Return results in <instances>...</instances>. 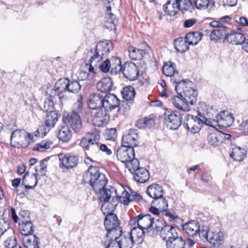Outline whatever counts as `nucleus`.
Listing matches in <instances>:
<instances>
[{"label": "nucleus", "instance_id": "41", "mask_svg": "<svg viewBox=\"0 0 248 248\" xmlns=\"http://www.w3.org/2000/svg\"><path fill=\"white\" fill-rule=\"evenodd\" d=\"M165 13L170 16L175 15L179 11L175 0L168 1L164 6Z\"/></svg>", "mask_w": 248, "mask_h": 248}, {"label": "nucleus", "instance_id": "36", "mask_svg": "<svg viewBox=\"0 0 248 248\" xmlns=\"http://www.w3.org/2000/svg\"><path fill=\"white\" fill-rule=\"evenodd\" d=\"M107 231V233L102 239H108L109 241H117L123 233L122 229L120 226Z\"/></svg>", "mask_w": 248, "mask_h": 248}, {"label": "nucleus", "instance_id": "62", "mask_svg": "<svg viewBox=\"0 0 248 248\" xmlns=\"http://www.w3.org/2000/svg\"><path fill=\"white\" fill-rule=\"evenodd\" d=\"M5 245L7 248H14L18 246L16 243V239L15 238L11 237L5 241Z\"/></svg>", "mask_w": 248, "mask_h": 248}, {"label": "nucleus", "instance_id": "37", "mask_svg": "<svg viewBox=\"0 0 248 248\" xmlns=\"http://www.w3.org/2000/svg\"><path fill=\"white\" fill-rule=\"evenodd\" d=\"M39 240L36 235H30L23 238V243L25 248H36L39 247Z\"/></svg>", "mask_w": 248, "mask_h": 248}, {"label": "nucleus", "instance_id": "25", "mask_svg": "<svg viewBox=\"0 0 248 248\" xmlns=\"http://www.w3.org/2000/svg\"><path fill=\"white\" fill-rule=\"evenodd\" d=\"M60 160L65 168L70 169L77 166L78 158L77 155L67 154L64 155Z\"/></svg>", "mask_w": 248, "mask_h": 248}, {"label": "nucleus", "instance_id": "42", "mask_svg": "<svg viewBox=\"0 0 248 248\" xmlns=\"http://www.w3.org/2000/svg\"><path fill=\"white\" fill-rule=\"evenodd\" d=\"M19 230L22 235L25 236L32 235L34 230L33 226L31 221L19 223Z\"/></svg>", "mask_w": 248, "mask_h": 248}, {"label": "nucleus", "instance_id": "18", "mask_svg": "<svg viewBox=\"0 0 248 248\" xmlns=\"http://www.w3.org/2000/svg\"><path fill=\"white\" fill-rule=\"evenodd\" d=\"M103 107L106 111H111L118 108L120 105V100L116 95L108 93L103 98Z\"/></svg>", "mask_w": 248, "mask_h": 248}, {"label": "nucleus", "instance_id": "10", "mask_svg": "<svg viewBox=\"0 0 248 248\" xmlns=\"http://www.w3.org/2000/svg\"><path fill=\"white\" fill-rule=\"evenodd\" d=\"M64 121L67 125H70L76 132H79L82 128V122L80 116L75 111L69 113L64 118Z\"/></svg>", "mask_w": 248, "mask_h": 248}, {"label": "nucleus", "instance_id": "6", "mask_svg": "<svg viewBox=\"0 0 248 248\" xmlns=\"http://www.w3.org/2000/svg\"><path fill=\"white\" fill-rule=\"evenodd\" d=\"M118 204V199H117V202L113 204V207L111 208H106L104 211L103 209V203L101 205V211L103 213L106 215L104 220V225L107 230H110L111 229H115L120 227V222L116 215L113 213L116 207Z\"/></svg>", "mask_w": 248, "mask_h": 248}, {"label": "nucleus", "instance_id": "5", "mask_svg": "<svg viewBox=\"0 0 248 248\" xmlns=\"http://www.w3.org/2000/svg\"><path fill=\"white\" fill-rule=\"evenodd\" d=\"M117 159L125 163L128 170H132L137 166L139 160L135 157V151L132 148L124 146H120L117 151Z\"/></svg>", "mask_w": 248, "mask_h": 248}, {"label": "nucleus", "instance_id": "29", "mask_svg": "<svg viewBox=\"0 0 248 248\" xmlns=\"http://www.w3.org/2000/svg\"><path fill=\"white\" fill-rule=\"evenodd\" d=\"M146 193L153 200H155L163 195V189L161 186L154 184L148 186L146 190Z\"/></svg>", "mask_w": 248, "mask_h": 248}, {"label": "nucleus", "instance_id": "43", "mask_svg": "<svg viewBox=\"0 0 248 248\" xmlns=\"http://www.w3.org/2000/svg\"><path fill=\"white\" fill-rule=\"evenodd\" d=\"M151 204L157 206L158 209H161L162 212L166 211L168 207V202L165 197L163 196V195L161 197L155 198V200H153Z\"/></svg>", "mask_w": 248, "mask_h": 248}, {"label": "nucleus", "instance_id": "17", "mask_svg": "<svg viewBox=\"0 0 248 248\" xmlns=\"http://www.w3.org/2000/svg\"><path fill=\"white\" fill-rule=\"evenodd\" d=\"M181 117L176 112H172L170 114H165L164 121L168 127L171 129H178L181 124Z\"/></svg>", "mask_w": 248, "mask_h": 248}, {"label": "nucleus", "instance_id": "19", "mask_svg": "<svg viewBox=\"0 0 248 248\" xmlns=\"http://www.w3.org/2000/svg\"><path fill=\"white\" fill-rule=\"evenodd\" d=\"M174 66L175 64L171 62L166 63L162 68V71L165 76L172 77L171 80L174 83L177 84L182 79L178 75V72L175 69Z\"/></svg>", "mask_w": 248, "mask_h": 248}, {"label": "nucleus", "instance_id": "11", "mask_svg": "<svg viewBox=\"0 0 248 248\" xmlns=\"http://www.w3.org/2000/svg\"><path fill=\"white\" fill-rule=\"evenodd\" d=\"M27 132L24 130L17 129L14 131L11 136L10 144L15 148H20L27 146L25 140Z\"/></svg>", "mask_w": 248, "mask_h": 248}, {"label": "nucleus", "instance_id": "20", "mask_svg": "<svg viewBox=\"0 0 248 248\" xmlns=\"http://www.w3.org/2000/svg\"><path fill=\"white\" fill-rule=\"evenodd\" d=\"M104 96L100 93H95L90 95L88 106L90 109H97L103 107Z\"/></svg>", "mask_w": 248, "mask_h": 248}, {"label": "nucleus", "instance_id": "50", "mask_svg": "<svg viewBox=\"0 0 248 248\" xmlns=\"http://www.w3.org/2000/svg\"><path fill=\"white\" fill-rule=\"evenodd\" d=\"M42 132L40 130V127H39V128L33 133H27V136H26L25 141H26L28 143V144H29L31 142H33L35 140V138H37L39 137H44L42 136Z\"/></svg>", "mask_w": 248, "mask_h": 248}, {"label": "nucleus", "instance_id": "38", "mask_svg": "<svg viewBox=\"0 0 248 248\" xmlns=\"http://www.w3.org/2000/svg\"><path fill=\"white\" fill-rule=\"evenodd\" d=\"M121 248H131L134 243L128 232L122 234L117 241Z\"/></svg>", "mask_w": 248, "mask_h": 248}, {"label": "nucleus", "instance_id": "14", "mask_svg": "<svg viewBox=\"0 0 248 248\" xmlns=\"http://www.w3.org/2000/svg\"><path fill=\"white\" fill-rule=\"evenodd\" d=\"M123 74L124 77L130 80H134L139 76V71L137 66L133 62H126L124 65Z\"/></svg>", "mask_w": 248, "mask_h": 248}, {"label": "nucleus", "instance_id": "47", "mask_svg": "<svg viewBox=\"0 0 248 248\" xmlns=\"http://www.w3.org/2000/svg\"><path fill=\"white\" fill-rule=\"evenodd\" d=\"M52 143L51 141L48 140H42L40 143L34 145L33 148V150L41 152H44L46 149H49Z\"/></svg>", "mask_w": 248, "mask_h": 248}, {"label": "nucleus", "instance_id": "4", "mask_svg": "<svg viewBox=\"0 0 248 248\" xmlns=\"http://www.w3.org/2000/svg\"><path fill=\"white\" fill-rule=\"evenodd\" d=\"M203 124L214 126L213 121L202 116L200 113H199L196 117H194L190 114H187L184 119V127L192 133L198 132Z\"/></svg>", "mask_w": 248, "mask_h": 248}, {"label": "nucleus", "instance_id": "33", "mask_svg": "<svg viewBox=\"0 0 248 248\" xmlns=\"http://www.w3.org/2000/svg\"><path fill=\"white\" fill-rule=\"evenodd\" d=\"M171 102L174 106L183 111H188L189 107L183 98L180 96L173 95L171 97Z\"/></svg>", "mask_w": 248, "mask_h": 248}, {"label": "nucleus", "instance_id": "2", "mask_svg": "<svg viewBox=\"0 0 248 248\" xmlns=\"http://www.w3.org/2000/svg\"><path fill=\"white\" fill-rule=\"evenodd\" d=\"M113 44L109 40L100 41L97 43L95 48L91 50L93 54L90 59V71L97 73L100 70L104 73L108 72L111 68V61L106 59L102 62L103 57L107 56L111 49L113 48Z\"/></svg>", "mask_w": 248, "mask_h": 248}, {"label": "nucleus", "instance_id": "31", "mask_svg": "<svg viewBox=\"0 0 248 248\" xmlns=\"http://www.w3.org/2000/svg\"><path fill=\"white\" fill-rule=\"evenodd\" d=\"M208 242L214 246H219L221 244L223 238V233L219 230L210 231Z\"/></svg>", "mask_w": 248, "mask_h": 248}, {"label": "nucleus", "instance_id": "28", "mask_svg": "<svg viewBox=\"0 0 248 248\" xmlns=\"http://www.w3.org/2000/svg\"><path fill=\"white\" fill-rule=\"evenodd\" d=\"M228 30L229 29L226 27L213 30L210 35V39L215 42H217L219 39L226 40Z\"/></svg>", "mask_w": 248, "mask_h": 248}, {"label": "nucleus", "instance_id": "8", "mask_svg": "<svg viewBox=\"0 0 248 248\" xmlns=\"http://www.w3.org/2000/svg\"><path fill=\"white\" fill-rule=\"evenodd\" d=\"M209 116V119H212L214 122L217 123L219 125L224 127L231 126L234 122V118L232 113L223 111L219 114H217L215 116Z\"/></svg>", "mask_w": 248, "mask_h": 248}, {"label": "nucleus", "instance_id": "7", "mask_svg": "<svg viewBox=\"0 0 248 248\" xmlns=\"http://www.w3.org/2000/svg\"><path fill=\"white\" fill-rule=\"evenodd\" d=\"M166 234L163 233V237H165L167 248H184L185 246V240L181 236H178L176 229L174 228L170 232Z\"/></svg>", "mask_w": 248, "mask_h": 248}, {"label": "nucleus", "instance_id": "60", "mask_svg": "<svg viewBox=\"0 0 248 248\" xmlns=\"http://www.w3.org/2000/svg\"><path fill=\"white\" fill-rule=\"evenodd\" d=\"M194 4L198 9H205L208 7L209 0H194Z\"/></svg>", "mask_w": 248, "mask_h": 248}, {"label": "nucleus", "instance_id": "55", "mask_svg": "<svg viewBox=\"0 0 248 248\" xmlns=\"http://www.w3.org/2000/svg\"><path fill=\"white\" fill-rule=\"evenodd\" d=\"M209 232L207 227H202V228H200V230L198 231L197 234L199 235L201 240L204 242L208 241Z\"/></svg>", "mask_w": 248, "mask_h": 248}, {"label": "nucleus", "instance_id": "40", "mask_svg": "<svg viewBox=\"0 0 248 248\" xmlns=\"http://www.w3.org/2000/svg\"><path fill=\"white\" fill-rule=\"evenodd\" d=\"M202 36V33L200 31L189 32L186 34L185 39L189 45H196L201 41Z\"/></svg>", "mask_w": 248, "mask_h": 248}, {"label": "nucleus", "instance_id": "34", "mask_svg": "<svg viewBox=\"0 0 248 248\" xmlns=\"http://www.w3.org/2000/svg\"><path fill=\"white\" fill-rule=\"evenodd\" d=\"M139 227L144 230L148 229L151 227L155 217H152L149 214L142 215L141 214L139 215Z\"/></svg>", "mask_w": 248, "mask_h": 248}, {"label": "nucleus", "instance_id": "56", "mask_svg": "<svg viewBox=\"0 0 248 248\" xmlns=\"http://www.w3.org/2000/svg\"><path fill=\"white\" fill-rule=\"evenodd\" d=\"M54 101L51 98H46L44 103V110L46 112L53 111Z\"/></svg>", "mask_w": 248, "mask_h": 248}, {"label": "nucleus", "instance_id": "44", "mask_svg": "<svg viewBox=\"0 0 248 248\" xmlns=\"http://www.w3.org/2000/svg\"><path fill=\"white\" fill-rule=\"evenodd\" d=\"M222 135L219 131L210 133L207 137L209 143L216 146L219 145L222 142Z\"/></svg>", "mask_w": 248, "mask_h": 248}, {"label": "nucleus", "instance_id": "52", "mask_svg": "<svg viewBox=\"0 0 248 248\" xmlns=\"http://www.w3.org/2000/svg\"><path fill=\"white\" fill-rule=\"evenodd\" d=\"M68 78H61L59 79L56 83L55 88L57 92L64 91L67 90V84Z\"/></svg>", "mask_w": 248, "mask_h": 248}, {"label": "nucleus", "instance_id": "27", "mask_svg": "<svg viewBox=\"0 0 248 248\" xmlns=\"http://www.w3.org/2000/svg\"><path fill=\"white\" fill-rule=\"evenodd\" d=\"M183 230L189 236L194 237L197 235L200 230L199 223L195 220H192L185 223L182 226Z\"/></svg>", "mask_w": 248, "mask_h": 248}, {"label": "nucleus", "instance_id": "13", "mask_svg": "<svg viewBox=\"0 0 248 248\" xmlns=\"http://www.w3.org/2000/svg\"><path fill=\"white\" fill-rule=\"evenodd\" d=\"M151 227L156 232H160V236L163 240L165 239L162 235L163 233L167 235L168 232H170L171 230L174 229L173 226L166 225L164 220L160 218H155Z\"/></svg>", "mask_w": 248, "mask_h": 248}, {"label": "nucleus", "instance_id": "30", "mask_svg": "<svg viewBox=\"0 0 248 248\" xmlns=\"http://www.w3.org/2000/svg\"><path fill=\"white\" fill-rule=\"evenodd\" d=\"M246 155V151L245 149L237 146H232L230 157L236 161H242Z\"/></svg>", "mask_w": 248, "mask_h": 248}, {"label": "nucleus", "instance_id": "48", "mask_svg": "<svg viewBox=\"0 0 248 248\" xmlns=\"http://www.w3.org/2000/svg\"><path fill=\"white\" fill-rule=\"evenodd\" d=\"M91 67L90 66V62L89 64H86L84 67L80 70L78 74V78L81 80H84L86 79L89 76L90 73L95 74V72L90 71L89 70Z\"/></svg>", "mask_w": 248, "mask_h": 248}, {"label": "nucleus", "instance_id": "21", "mask_svg": "<svg viewBox=\"0 0 248 248\" xmlns=\"http://www.w3.org/2000/svg\"><path fill=\"white\" fill-rule=\"evenodd\" d=\"M108 116L107 112L99 109L94 114L92 123L94 125L100 127L108 123Z\"/></svg>", "mask_w": 248, "mask_h": 248}, {"label": "nucleus", "instance_id": "3", "mask_svg": "<svg viewBox=\"0 0 248 248\" xmlns=\"http://www.w3.org/2000/svg\"><path fill=\"white\" fill-rule=\"evenodd\" d=\"M175 88L178 94L187 103L193 105L197 101V93L192 82L182 79L175 85Z\"/></svg>", "mask_w": 248, "mask_h": 248}, {"label": "nucleus", "instance_id": "22", "mask_svg": "<svg viewBox=\"0 0 248 248\" xmlns=\"http://www.w3.org/2000/svg\"><path fill=\"white\" fill-rule=\"evenodd\" d=\"M111 8L110 6H107V13L105 17L104 26L109 30H113L116 28L118 23V19L111 12Z\"/></svg>", "mask_w": 248, "mask_h": 248}, {"label": "nucleus", "instance_id": "63", "mask_svg": "<svg viewBox=\"0 0 248 248\" xmlns=\"http://www.w3.org/2000/svg\"><path fill=\"white\" fill-rule=\"evenodd\" d=\"M106 135L108 140H114L117 137L116 129L115 128L107 129Z\"/></svg>", "mask_w": 248, "mask_h": 248}, {"label": "nucleus", "instance_id": "32", "mask_svg": "<svg viewBox=\"0 0 248 248\" xmlns=\"http://www.w3.org/2000/svg\"><path fill=\"white\" fill-rule=\"evenodd\" d=\"M72 137V131L68 125L62 126L59 129L57 137L60 140L68 142L70 140Z\"/></svg>", "mask_w": 248, "mask_h": 248}, {"label": "nucleus", "instance_id": "57", "mask_svg": "<svg viewBox=\"0 0 248 248\" xmlns=\"http://www.w3.org/2000/svg\"><path fill=\"white\" fill-rule=\"evenodd\" d=\"M118 200H120L121 203L124 205H128L131 202V194H129L127 191L124 190L122 192L119 198L118 197Z\"/></svg>", "mask_w": 248, "mask_h": 248}, {"label": "nucleus", "instance_id": "58", "mask_svg": "<svg viewBox=\"0 0 248 248\" xmlns=\"http://www.w3.org/2000/svg\"><path fill=\"white\" fill-rule=\"evenodd\" d=\"M48 159L49 158L48 157L41 160L40 162L39 165H38L35 169L36 171H39L42 173L41 175H44L47 168V162Z\"/></svg>", "mask_w": 248, "mask_h": 248}, {"label": "nucleus", "instance_id": "35", "mask_svg": "<svg viewBox=\"0 0 248 248\" xmlns=\"http://www.w3.org/2000/svg\"><path fill=\"white\" fill-rule=\"evenodd\" d=\"M128 232L130 233L131 237L134 240V243L138 244L143 241L144 236V229L140 227L135 226L131 229V232Z\"/></svg>", "mask_w": 248, "mask_h": 248}, {"label": "nucleus", "instance_id": "64", "mask_svg": "<svg viewBox=\"0 0 248 248\" xmlns=\"http://www.w3.org/2000/svg\"><path fill=\"white\" fill-rule=\"evenodd\" d=\"M111 67V69L110 72L111 74L116 75L121 72L123 73L124 66H122L121 63L116 65H113Z\"/></svg>", "mask_w": 248, "mask_h": 248}, {"label": "nucleus", "instance_id": "9", "mask_svg": "<svg viewBox=\"0 0 248 248\" xmlns=\"http://www.w3.org/2000/svg\"><path fill=\"white\" fill-rule=\"evenodd\" d=\"M100 140V135L96 132L87 133L80 141L79 145L86 150H94L97 140Z\"/></svg>", "mask_w": 248, "mask_h": 248}, {"label": "nucleus", "instance_id": "61", "mask_svg": "<svg viewBox=\"0 0 248 248\" xmlns=\"http://www.w3.org/2000/svg\"><path fill=\"white\" fill-rule=\"evenodd\" d=\"M30 219L29 211L25 210H21L19 213V223H21V221H23V222L30 221Z\"/></svg>", "mask_w": 248, "mask_h": 248}, {"label": "nucleus", "instance_id": "16", "mask_svg": "<svg viewBox=\"0 0 248 248\" xmlns=\"http://www.w3.org/2000/svg\"><path fill=\"white\" fill-rule=\"evenodd\" d=\"M132 170H128L131 173H134V178L138 182L144 183L147 181L150 177L149 171L144 168L139 167V162L136 167Z\"/></svg>", "mask_w": 248, "mask_h": 248}, {"label": "nucleus", "instance_id": "24", "mask_svg": "<svg viewBox=\"0 0 248 248\" xmlns=\"http://www.w3.org/2000/svg\"><path fill=\"white\" fill-rule=\"evenodd\" d=\"M113 87V83L112 80L109 77H105L102 78L96 84L97 90L104 93L111 91Z\"/></svg>", "mask_w": 248, "mask_h": 248}, {"label": "nucleus", "instance_id": "1", "mask_svg": "<svg viewBox=\"0 0 248 248\" xmlns=\"http://www.w3.org/2000/svg\"><path fill=\"white\" fill-rule=\"evenodd\" d=\"M83 182L89 183L92 187L100 202L103 203V209L113 207L117 202L118 196L117 191L113 187L106 188L108 179L106 175L100 172L99 168L91 166L83 177Z\"/></svg>", "mask_w": 248, "mask_h": 248}, {"label": "nucleus", "instance_id": "53", "mask_svg": "<svg viewBox=\"0 0 248 248\" xmlns=\"http://www.w3.org/2000/svg\"><path fill=\"white\" fill-rule=\"evenodd\" d=\"M101 244L105 248H121L117 241H109L108 239H102Z\"/></svg>", "mask_w": 248, "mask_h": 248}, {"label": "nucleus", "instance_id": "12", "mask_svg": "<svg viewBox=\"0 0 248 248\" xmlns=\"http://www.w3.org/2000/svg\"><path fill=\"white\" fill-rule=\"evenodd\" d=\"M58 121V115L54 111H51L47 114L46 117L45 124L40 126L42 136H45L50 131V129L53 127Z\"/></svg>", "mask_w": 248, "mask_h": 248}, {"label": "nucleus", "instance_id": "45", "mask_svg": "<svg viewBox=\"0 0 248 248\" xmlns=\"http://www.w3.org/2000/svg\"><path fill=\"white\" fill-rule=\"evenodd\" d=\"M121 93L123 98L125 101H131L135 97L136 92L133 87L129 86L123 88Z\"/></svg>", "mask_w": 248, "mask_h": 248}, {"label": "nucleus", "instance_id": "49", "mask_svg": "<svg viewBox=\"0 0 248 248\" xmlns=\"http://www.w3.org/2000/svg\"><path fill=\"white\" fill-rule=\"evenodd\" d=\"M38 173H33L32 174H31V176H30L29 177V178L30 179H31V180L33 181H34V184L33 185V186H31V185H29V184L28 185H27L26 183H27V180H26V178L27 176H29V172H27L23 179H22V181H23V183L25 184V187L26 189H33L35 187V186L37 185V183H38V179H37V175H38Z\"/></svg>", "mask_w": 248, "mask_h": 248}, {"label": "nucleus", "instance_id": "23", "mask_svg": "<svg viewBox=\"0 0 248 248\" xmlns=\"http://www.w3.org/2000/svg\"><path fill=\"white\" fill-rule=\"evenodd\" d=\"M226 40L232 45H238L243 44L245 40V37L242 33L231 31L229 29Z\"/></svg>", "mask_w": 248, "mask_h": 248}, {"label": "nucleus", "instance_id": "59", "mask_svg": "<svg viewBox=\"0 0 248 248\" xmlns=\"http://www.w3.org/2000/svg\"><path fill=\"white\" fill-rule=\"evenodd\" d=\"M118 111L120 114L125 115V113L130 109V106L128 105L127 101H123L122 103L120 102L118 106Z\"/></svg>", "mask_w": 248, "mask_h": 248}, {"label": "nucleus", "instance_id": "54", "mask_svg": "<svg viewBox=\"0 0 248 248\" xmlns=\"http://www.w3.org/2000/svg\"><path fill=\"white\" fill-rule=\"evenodd\" d=\"M100 150L106 153L108 155H110L112 153L111 151L108 148L106 145L101 144L99 142V140H97V142H96L93 151L97 152Z\"/></svg>", "mask_w": 248, "mask_h": 248}, {"label": "nucleus", "instance_id": "15", "mask_svg": "<svg viewBox=\"0 0 248 248\" xmlns=\"http://www.w3.org/2000/svg\"><path fill=\"white\" fill-rule=\"evenodd\" d=\"M139 136L134 129H130L125 133L122 137V146L130 147L134 149L138 143Z\"/></svg>", "mask_w": 248, "mask_h": 248}, {"label": "nucleus", "instance_id": "46", "mask_svg": "<svg viewBox=\"0 0 248 248\" xmlns=\"http://www.w3.org/2000/svg\"><path fill=\"white\" fill-rule=\"evenodd\" d=\"M67 91L72 93H78L81 89V85L77 80H70L68 79Z\"/></svg>", "mask_w": 248, "mask_h": 248}, {"label": "nucleus", "instance_id": "39", "mask_svg": "<svg viewBox=\"0 0 248 248\" xmlns=\"http://www.w3.org/2000/svg\"><path fill=\"white\" fill-rule=\"evenodd\" d=\"M174 46L177 52L184 53L188 48V44L185 38H178L174 40Z\"/></svg>", "mask_w": 248, "mask_h": 248}, {"label": "nucleus", "instance_id": "26", "mask_svg": "<svg viewBox=\"0 0 248 248\" xmlns=\"http://www.w3.org/2000/svg\"><path fill=\"white\" fill-rule=\"evenodd\" d=\"M148 48L149 46L147 45H145V47L143 49L129 46L128 52L130 59L133 60H141L146 54Z\"/></svg>", "mask_w": 248, "mask_h": 248}, {"label": "nucleus", "instance_id": "51", "mask_svg": "<svg viewBox=\"0 0 248 248\" xmlns=\"http://www.w3.org/2000/svg\"><path fill=\"white\" fill-rule=\"evenodd\" d=\"M179 11H186L192 5L190 0H175Z\"/></svg>", "mask_w": 248, "mask_h": 248}]
</instances>
